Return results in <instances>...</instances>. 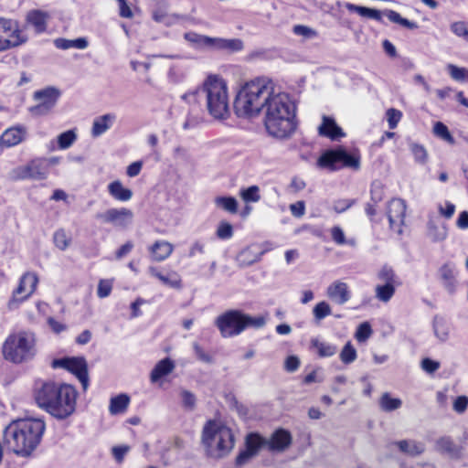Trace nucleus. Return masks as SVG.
<instances>
[{"mask_svg": "<svg viewBox=\"0 0 468 468\" xmlns=\"http://www.w3.org/2000/svg\"><path fill=\"white\" fill-rule=\"evenodd\" d=\"M262 111L264 126L269 135L284 139L294 133L297 124L296 108L288 94L274 92Z\"/></svg>", "mask_w": 468, "mask_h": 468, "instance_id": "nucleus-1", "label": "nucleus"}, {"mask_svg": "<svg viewBox=\"0 0 468 468\" xmlns=\"http://www.w3.org/2000/svg\"><path fill=\"white\" fill-rule=\"evenodd\" d=\"M45 428L40 419L14 420L4 431V444L15 454L28 457L39 444Z\"/></svg>", "mask_w": 468, "mask_h": 468, "instance_id": "nucleus-2", "label": "nucleus"}, {"mask_svg": "<svg viewBox=\"0 0 468 468\" xmlns=\"http://www.w3.org/2000/svg\"><path fill=\"white\" fill-rule=\"evenodd\" d=\"M274 92V83L269 78L259 77L245 82L234 101L236 114L248 118L258 116Z\"/></svg>", "mask_w": 468, "mask_h": 468, "instance_id": "nucleus-3", "label": "nucleus"}, {"mask_svg": "<svg viewBox=\"0 0 468 468\" xmlns=\"http://www.w3.org/2000/svg\"><path fill=\"white\" fill-rule=\"evenodd\" d=\"M35 399L50 415L64 420L75 411L77 391L68 384L45 382L36 389Z\"/></svg>", "mask_w": 468, "mask_h": 468, "instance_id": "nucleus-4", "label": "nucleus"}, {"mask_svg": "<svg viewBox=\"0 0 468 468\" xmlns=\"http://www.w3.org/2000/svg\"><path fill=\"white\" fill-rule=\"evenodd\" d=\"M181 98L187 102L204 99L208 113L215 119L224 120L229 115L228 86L218 75L207 76L201 87L183 94Z\"/></svg>", "mask_w": 468, "mask_h": 468, "instance_id": "nucleus-5", "label": "nucleus"}, {"mask_svg": "<svg viewBox=\"0 0 468 468\" xmlns=\"http://www.w3.org/2000/svg\"><path fill=\"white\" fill-rule=\"evenodd\" d=\"M202 442L207 453L212 458H222L234 448L235 439L232 431L226 425L209 420L202 431Z\"/></svg>", "mask_w": 468, "mask_h": 468, "instance_id": "nucleus-6", "label": "nucleus"}, {"mask_svg": "<svg viewBox=\"0 0 468 468\" xmlns=\"http://www.w3.org/2000/svg\"><path fill=\"white\" fill-rule=\"evenodd\" d=\"M3 355L16 364L31 359L35 356L34 335L25 332L9 335L3 346Z\"/></svg>", "mask_w": 468, "mask_h": 468, "instance_id": "nucleus-7", "label": "nucleus"}, {"mask_svg": "<svg viewBox=\"0 0 468 468\" xmlns=\"http://www.w3.org/2000/svg\"><path fill=\"white\" fill-rule=\"evenodd\" d=\"M317 165L319 167L326 168L330 171L339 170L342 167L358 170L360 167V158L358 155L350 154L344 148L338 147L323 153L317 161Z\"/></svg>", "mask_w": 468, "mask_h": 468, "instance_id": "nucleus-8", "label": "nucleus"}, {"mask_svg": "<svg viewBox=\"0 0 468 468\" xmlns=\"http://www.w3.org/2000/svg\"><path fill=\"white\" fill-rule=\"evenodd\" d=\"M346 9L350 12H355L357 15H359L362 17L374 19L376 21L381 22L382 21V14L388 16V18L396 24H399L406 28L409 29H416L418 28L417 23L413 21H410L406 18H403L398 12L390 9H386L383 12L369 8L366 6H360L354 4H346Z\"/></svg>", "mask_w": 468, "mask_h": 468, "instance_id": "nucleus-9", "label": "nucleus"}, {"mask_svg": "<svg viewBox=\"0 0 468 468\" xmlns=\"http://www.w3.org/2000/svg\"><path fill=\"white\" fill-rule=\"evenodd\" d=\"M43 157H35L24 165L13 168L9 177L13 181L44 180L48 176Z\"/></svg>", "mask_w": 468, "mask_h": 468, "instance_id": "nucleus-10", "label": "nucleus"}, {"mask_svg": "<svg viewBox=\"0 0 468 468\" xmlns=\"http://www.w3.org/2000/svg\"><path fill=\"white\" fill-rule=\"evenodd\" d=\"M0 37L5 50L18 47L27 41V36L20 28L18 22L0 17Z\"/></svg>", "mask_w": 468, "mask_h": 468, "instance_id": "nucleus-11", "label": "nucleus"}, {"mask_svg": "<svg viewBox=\"0 0 468 468\" xmlns=\"http://www.w3.org/2000/svg\"><path fill=\"white\" fill-rule=\"evenodd\" d=\"M60 92L54 87H48L34 92L33 98L38 103L29 108V112L34 116L48 114L56 105Z\"/></svg>", "mask_w": 468, "mask_h": 468, "instance_id": "nucleus-12", "label": "nucleus"}, {"mask_svg": "<svg viewBox=\"0 0 468 468\" xmlns=\"http://www.w3.org/2000/svg\"><path fill=\"white\" fill-rule=\"evenodd\" d=\"M215 324L223 337H231L243 331L242 313L238 310L228 311L218 316Z\"/></svg>", "mask_w": 468, "mask_h": 468, "instance_id": "nucleus-13", "label": "nucleus"}, {"mask_svg": "<svg viewBox=\"0 0 468 468\" xmlns=\"http://www.w3.org/2000/svg\"><path fill=\"white\" fill-rule=\"evenodd\" d=\"M38 278L36 273L26 272L20 278L18 286L13 292L12 299L8 303L10 309L17 307V305L30 297L36 291Z\"/></svg>", "mask_w": 468, "mask_h": 468, "instance_id": "nucleus-14", "label": "nucleus"}, {"mask_svg": "<svg viewBox=\"0 0 468 468\" xmlns=\"http://www.w3.org/2000/svg\"><path fill=\"white\" fill-rule=\"evenodd\" d=\"M54 368L61 367L74 374L82 385L83 389H86L89 385L88 367L86 360L83 357H66L61 359H55L52 362Z\"/></svg>", "mask_w": 468, "mask_h": 468, "instance_id": "nucleus-15", "label": "nucleus"}, {"mask_svg": "<svg viewBox=\"0 0 468 468\" xmlns=\"http://www.w3.org/2000/svg\"><path fill=\"white\" fill-rule=\"evenodd\" d=\"M96 218L116 228L127 229L133 223V212L127 207H112L102 213H98Z\"/></svg>", "mask_w": 468, "mask_h": 468, "instance_id": "nucleus-16", "label": "nucleus"}, {"mask_svg": "<svg viewBox=\"0 0 468 468\" xmlns=\"http://www.w3.org/2000/svg\"><path fill=\"white\" fill-rule=\"evenodd\" d=\"M261 448H267V439L258 433H250L246 437V449L236 458L237 465L247 463Z\"/></svg>", "mask_w": 468, "mask_h": 468, "instance_id": "nucleus-17", "label": "nucleus"}, {"mask_svg": "<svg viewBox=\"0 0 468 468\" xmlns=\"http://www.w3.org/2000/svg\"><path fill=\"white\" fill-rule=\"evenodd\" d=\"M406 203L403 199L393 198L388 204L387 215L389 221L390 229L399 234L402 233V226L404 224L406 215Z\"/></svg>", "mask_w": 468, "mask_h": 468, "instance_id": "nucleus-18", "label": "nucleus"}, {"mask_svg": "<svg viewBox=\"0 0 468 468\" xmlns=\"http://www.w3.org/2000/svg\"><path fill=\"white\" fill-rule=\"evenodd\" d=\"M292 438L287 430L278 429L267 439V449L273 452H282L292 444Z\"/></svg>", "mask_w": 468, "mask_h": 468, "instance_id": "nucleus-19", "label": "nucleus"}, {"mask_svg": "<svg viewBox=\"0 0 468 468\" xmlns=\"http://www.w3.org/2000/svg\"><path fill=\"white\" fill-rule=\"evenodd\" d=\"M456 266L452 262H445L438 271L440 282L450 293H453L457 287Z\"/></svg>", "mask_w": 468, "mask_h": 468, "instance_id": "nucleus-20", "label": "nucleus"}, {"mask_svg": "<svg viewBox=\"0 0 468 468\" xmlns=\"http://www.w3.org/2000/svg\"><path fill=\"white\" fill-rule=\"evenodd\" d=\"M326 295L337 304H345L351 298L347 283L341 281L333 282L326 289Z\"/></svg>", "mask_w": 468, "mask_h": 468, "instance_id": "nucleus-21", "label": "nucleus"}, {"mask_svg": "<svg viewBox=\"0 0 468 468\" xmlns=\"http://www.w3.org/2000/svg\"><path fill=\"white\" fill-rule=\"evenodd\" d=\"M266 250L261 249L259 244H251L243 249L237 256L239 267H248L259 261Z\"/></svg>", "mask_w": 468, "mask_h": 468, "instance_id": "nucleus-22", "label": "nucleus"}, {"mask_svg": "<svg viewBox=\"0 0 468 468\" xmlns=\"http://www.w3.org/2000/svg\"><path fill=\"white\" fill-rule=\"evenodd\" d=\"M318 133L333 141L338 140L346 135L341 127L336 124L335 119L325 115L322 118V123L318 127Z\"/></svg>", "mask_w": 468, "mask_h": 468, "instance_id": "nucleus-23", "label": "nucleus"}, {"mask_svg": "<svg viewBox=\"0 0 468 468\" xmlns=\"http://www.w3.org/2000/svg\"><path fill=\"white\" fill-rule=\"evenodd\" d=\"M244 48L243 41L239 38L212 37L210 50L235 53Z\"/></svg>", "mask_w": 468, "mask_h": 468, "instance_id": "nucleus-24", "label": "nucleus"}, {"mask_svg": "<svg viewBox=\"0 0 468 468\" xmlns=\"http://www.w3.org/2000/svg\"><path fill=\"white\" fill-rule=\"evenodd\" d=\"M432 330L438 341L445 343L450 339L452 324L444 316L436 314L432 319Z\"/></svg>", "mask_w": 468, "mask_h": 468, "instance_id": "nucleus-25", "label": "nucleus"}, {"mask_svg": "<svg viewBox=\"0 0 468 468\" xmlns=\"http://www.w3.org/2000/svg\"><path fill=\"white\" fill-rule=\"evenodd\" d=\"M25 130L21 127L6 129L0 136V145L12 147L24 141Z\"/></svg>", "mask_w": 468, "mask_h": 468, "instance_id": "nucleus-26", "label": "nucleus"}, {"mask_svg": "<svg viewBox=\"0 0 468 468\" xmlns=\"http://www.w3.org/2000/svg\"><path fill=\"white\" fill-rule=\"evenodd\" d=\"M116 115L114 113H107L94 119L91 128V135L99 137L106 133L114 123Z\"/></svg>", "mask_w": 468, "mask_h": 468, "instance_id": "nucleus-27", "label": "nucleus"}, {"mask_svg": "<svg viewBox=\"0 0 468 468\" xmlns=\"http://www.w3.org/2000/svg\"><path fill=\"white\" fill-rule=\"evenodd\" d=\"M174 246L165 240L155 241L150 248L152 259L154 261H163L173 252Z\"/></svg>", "mask_w": 468, "mask_h": 468, "instance_id": "nucleus-28", "label": "nucleus"}, {"mask_svg": "<svg viewBox=\"0 0 468 468\" xmlns=\"http://www.w3.org/2000/svg\"><path fill=\"white\" fill-rule=\"evenodd\" d=\"M108 192L115 200L122 202L129 201L133 197V191L124 187L120 180L110 183Z\"/></svg>", "mask_w": 468, "mask_h": 468, "instance_id": "nucleus-29", "label": "nucleus"}, {"mask_svg": "<svg viewBox=\"0 0 468 468\" xmlns=\"http://www.w3.org/2000/svg\"><path fill=\"white\" fill-rule=\"evenodd\" d=\"M48 16L40 10H32L27 15V21L32 25L37 33H42L47 28Z\"/></svg>", "mask_w": 468, "mask_h": 468, "instance_id": "nucleus-30", "label": "nucleus"}, {"mask_svg": "<svg viewBox=\"0 0 468 468\" xmlns=\"http://www.w3.org/2000/svg\"><path fill=\"white\" fill-rule=\"evenodd\" d=\"M175 368L174 362L166 357L159 361L151 372L150 378L152 382H156L161 378L165 377Z\"/></svg>", "mask_w": 468, "mask_h": 468, "instance_id": "nucleus-31", "label": "nucleus"}, {"mask_svg": "<svg viewBox=\"0 0 468 468\" xmlns=\"http://www.w3.org/2000/svg\"><path fill=\"white\" fill-rule=\"evenodd\" d=\"M311 347L315 350L320 357H330L337 352V346L335 345L321 341L318 338H313L311 340Z\"/></svg>", "mask_w": 468, "mask_h": 468, "instance_id": "nucleus-32", "label": "nucleus"}, {"mask_svg": "<svg viewBox=\"0 0 468 468\" xmlns=\"http://www.w3.org/2000/svg\"><path fill=\"white\" fill-rule=\"evenodd\" d=\"M399 449L409 455L411 456H417L421 454L424 450V444L421 442H417L415 441H408V440H402L396 442Z\"/></svg>", "mask_w": 468, "mask_h": 468, "instance_id": "nucleus-33", "label": "nucleus"}, {"mask_svg": "<svg viewBox=\"0 0 468 468\" xmlns=\"http://www.w3.org/2000/svg\"><path fill=\"white\" fill-rule=\"evenodd\" d=\"M130 402V398L125 394H120L112 398L110 401V412L113 415L122 413L126 410Z\"/></svg>", "mask_w": 468, "mask_h": 468, "instance_id": "nucleus-34", "label": "nucleus"}, {"mask_svg": "<svg viewBox=\"0 0 468 468\" xmlns=\"http://www.w3.org/2000/svg\"><path fill=\"white\" fill-rule=\"evenodd\" d=\"M436 450L442 453H447L451 457L458 456V448L449 437H442L436 441Z\"/></svg>", "mask_w": 468, "mask_h": 468, "instance_id": "nucleus-35", "label": "nucleus"}, {"mask_svg": "<svg viewBox=\"0 0 468 468\" xmlns=\"http://www.w3.org/2000/svg\"><path fill=\"white\" fill-rule=\"evenodd\" d=\"M185 39L196 45L197 48L210 49L212 37L194 32L185 34Z\"/></svg>", "mask_w": 468, "mask_h": 468, "instance_id": "nucleus-36", "label": "nucleus"}, {"mask_svg": "<svg viewBox=\"0 0 468 468\" xmlns=\"http://www.w3.org/2000/svg\"><path fill=\"white\" fill-rule=\"evenodd\" d=\"M402 405L400 399L391 398L389 393H384L379 399V406L382 410L389 412L399 409Z\"/></svg>", "mask_w": 468, "mask_h": 468, "instance_id": "nucleus-37", "label": "nucleus"}, {"mask_svg": "<svg viewBox=\"0 0 468 468\" xmlns=\"http://www.w3.org/2000/svg\"><path fill=\"white\" fill-rule=\"evenodd\" d=\"M216 206L229 213L238 211V202L232 197H217L214 200Z\"/></svg>", "mask_w": 468, "mask_h": 468, "instance_id": "nucleus-38", "label": "nucleus"}, {"mask_svg": "<svg viewBox=\"0 0 468 468\" xmlns=\"http://www.w3.org/2000/svg\"><path fill=\"white\" fill-rule=\"evenodd\" d=\"M77 140V134L74 131L69 130L60 133L58 138V147L61 150L69 148Z\"/></svg>", "mask_w": 468, "mask_h": 468, "instance_id": "nucleus-39", "label": "nucleus"}, {"mask_svg": "<svg viewBox=\"0 0 468 468\" xmlns=\"http://www.w3.org/2000/svg\"><path fill=\"white\" fill-rule=\"evenodd\" d=\"M376 297L384 303L388 302L395 293V285L393 284H383L376 287Z\"/></svg>", "mask_w": 468, "mask_h": 468, "instance_id": "nucleus-40", "label": "nucleus"}, {"mask_svg": "<svg viewBox=\"0 0 468 468\" xmlns=\"http://www.w3.org/2000/svg\"><path fill=\"white\" fill-rule=\"evenodd\" d=\"M239 196L243 201L258 202L261 199L260 188L258 186H250L247 188H241Z\"/></svg>", "mask_w": 468, "mask_h": 468, "instance_id": "nucleus-41", "label": "nucleus"}, {"mask_svg": "<svg viewBox=\"0 0 468 468\" xmlns=\"http://www.w3.org/2000/svg\"><path fill=\"white\" fill-rule=\"evenodd\" d=\"M332 239L338 245L348 244L355 247L356 241L355 239H346L344 230L339 226H335L331 229Z\"/></svg>", "mask_w": 468, "mask_h": 468, "instance_id": "nucleus-42", "label": "nucleus"}, {"mask_svg": "<svg viewBox=\"0 0 468 468\" xmlns=\"http://www.w3.org/2000/svg\"><path fill=\"white\" fill-rule=\"evenodd\" d=\"M428 236L434 242L444 240L447 237V229L444 226L441 228L436 227L432 222H429Z\"/></svg>", "mask_w": 468, "mask_h": 468, "instance_id": "nucleus-43", "label": "nucleus"}, {"mask_svg": "<svg viewBox=\"0 0 468 468\" xmlns=\"http://www.w3.org/2000/svg\"><path fill=\"white\" fill-rule=\"evenodd\" d=\"M266 324V318L262 315L250 316L242 313L243 330L247 327L261 328Z\"/></svg>", "mask_w": 468, "mask_h": 468, "instance_id": "nucleus-44", "label": "nucleus"}, {"mask_svg": "<svg viewBox=\"0 0 468 468\" xmlns=\"http://www.w3.org/2000/svg\"><path fill=\"white\" fill-rule=\"evenodd\" d=\"M433 133L436 136L441 138L442 140L446 141L450 144H455L454 138L452 137V135L449 132L448 127L444 123H442L441 122H437L434 124Z\"/></svg>", "mask_w": 468, "mask_h": 468, "instance_id": "nucleus-45", "label": "nucleus"}, {"mask_svg": "<svg viewBox=\"0 0 468 468\" xmlns=\"http://www.w3.org/2000/svg\"><path fill=\"white\" fill-rule=\"evenodd\" d=\"M55 246L60 250H65L70 244V239L67 236L66 231L62 229L55 231L53 235Z\"/></svg>", "mask_w": 468, "mask_h": 468, "instance_id": "nucleus-46", "label": "nucleus"}, {"mask_svg": "<svg viewBox=\"0 0 468 468\" xmlns=\"http://www.w3.org/2000/svg\"><path fill=\"white\" fill-rule=\"evenodd\" d=\"M340 359L344 364H350L356 359V351L350 342H347L340 352Z\"/></svg>", "mask_w": 468, "mask_h": 468, "instance_id": "nucleus-47", "label": "nucleus"}, {"mask_svg": "<svg viewBox=\"0 0 468 468\" xmlns=\"http://www.w3.org/2000/svg\"><path fill=\"white\" fill-rule=\"evenodd\" d=\"M331 313L332 309L329 303L324 301L318 303L313 310L314 316L317 321L323 320L326 316L330 315Z\"/></svg>", "mask_w": 468, "mask_h": 468, "instance_id": "nucleus-48", "label": "nucleus"}, {"mask_svg": "<svg viewBox=\"0 0 468 468\" xmlns=\"http://www.w3.org/2000/svg\"><path fill=\"white\" fill-rule=\"evenodd\" d=\"M410 151L413 154L414 160L421 165H424L427 163L428 160V153L426 149L418 144H410Z\"/></svg>", "mask_w": 468, "mask_h": 468, "instance_id": "nucleus-49", "label": "nucleus"}, {"mask_svg": "<svg viewBox=\"0 0 468 468\" xmlns=\"http://www.w3.org/2000/svg\"><path fill=\"white\" fill-rule=\"evenodd\" d=\"M378 280L382 281L384 284H393L396 283V274L392 268L388 266H384L378 273Z\"/></svg>", "mask_w": 468, "mask_h": 468, "instance_id": "nucleus-50", "label": "nucleus"}, {"mask_svg": "<svg viewBox=\"0 0 468 468\" xmlns=\"http://www.w3.org/2000/svg\"><path fill=\"white\" fill-rule=\"evenodd\" d=\"M371 202L378 204L384 197V186L380 181H374L370 189Z\"/></svg>", "mask_w": 468, "mask_h": 468, "instance_id": "nucleus-51", "label": "nucleus"}, {"mask_svg": "<svg viewBox=\"0 0 468 468\" xmlns=\"http://www.w3.org/2000/svg\"><path fill=\"white\" fill-rule=\"evenodd\" d=\"M447 69L451 77L458 81L468 80V69L464 68H459L455 65L449 64Z\"/></svg>", "mask_w": 468, "mask_h": 468, "instance_id": "nucleus-52", "label": "nucleus"}, {"mask_svg": "<svg viewBox=\"0 0 468 468\" xmlns=\"http://www.w3.org/2000/svg\"><path fill=\"white\" fill-rule=\"evenodd\" d=\"M371 335L372 329L370 324L367 322H364L360 324L359 326L357 327L355 334V337L358 342L363 343L367 339H368Z\"/></svg>", "mask_w": 468, "mask_h": 468, "instance_id": "nucleus-53", "label": "nucleus"}, {"mask_svg": "<svg viewBox=\"0 0 468 468\" xmlns=\"http://www.w3.org/2000/svg\"><path fill=\"white\" fill-rule=\"evenodd\" d=\"M161 282L171 288H180L181 287V278L176 271H169L167 274H165Z\"/></svg>", "mask_w": 468, "mask_h": 468, "instance_id": "nucleus-54", "label": "nucleus"}, {"mask_svg": "<svg viewBox=\"0 0 468 468\" xmlns=\"http://www.w3.org/2000/svg\"><path fill=\"white\" fill-rule=\"evenodd\" d=\"M185 77V71L178 66H172L167 73L168 80L175 84L182 82Z\"/></svg>", "mask_w": 468, "mask_h": 468, "instance_id": "nucleus-55", "label": "nucleus"}, {"mask_svg": "<svg viewBox=\"0 0 468 468\" xmlns=\"http://www.w3.org/2000/svg\"><path fill=\"white\" fill-rule=\"evenodd\" d=\"M216 234L220 239H229L233 236V228L229 222L221 221L218 224Z\"/></svg>", "mask_w": 468, "mask_h": 468, "instance_id": "nucleus-56", "label": "nucleus"}, {"mask_svg": "<svg viewBox=\"0 0 468 468\" xmlns=\"http://www.w3.org/2000/svg\"><path fill=\"white\" fill-rule=\"evenodd\" d=\"M292 32L297 36H302L308 39L314 38L318 35L314 29L303 25L294 26Z\"/></svg>", "mask_w": 468, "mask_h": 468, "instance_id": "nucleus-57", "label": "nucleus"}, {"mask_svg": "<svg viewBox=\"0 0 468 468\" xmlns=\"http://www.w3.org/2000/svg\"><path fill=\"white\" fill-rule=\"evenodd\" d=\"M451 30L457 37L468 40V23L464 21L454 22L451 25Z\"/></svg>", "mask_w": 468, "mask_h": 468, "instance_id": "nucleus-58", "label": "nucleus"}, {"mask_svg": "<svg viewBox=\"0 0 468 468\" xmlns=\"http://www.w3.org/2000/svg\"><path fill=\"white\" fill-rule=\"evenodd\" d=\"M112 282L110 280H101L98 284L97 294L100 298H105L111 294Z\"/></svg>", "mask_w": 468, "mask_h": 468, "instance_id": "nucleus-59", "label": "nucleus"}, {"mask_svg": "<svg viewBox=\"0 0 468 468\" xmlns=\"http://www.w3.org/2000/svg\"><path fill=\"white\" fill-rule=\"evenodd\" d=\"M401 116H402V113L400 111L393 109V108L388 109L387 112L388 127L390 129H395L397 127L399 122L400 121Z\"/></svg>", "mask_w": 468, "mask_h": 468, "instance_id": "nucleus-60", "label": "nucleus"}, {"mask_svg": "<svg viewBox=\"0 0 468 468\" xmlns=\"http://www.w3.org/2000/svg\"><path fill=\"white\" fill-rule=\"evenodd\" d=\"M181 399L183 402V406L188 410H193L196 406V397L195 395L188 390H182Z\"/></svg>", "mask_w": 468, "mask_h": 468, "instance_id": "nucleus-61", "label": "nucleus"}, {"mask_svg": "<svg viewBox=\"0 0 468 468\" xmlns=\"http://www.w3.org/2000/svg\"><path fill=\"white\" fill-rule=\"evenodd\" d=\"M421 368L427 373L432 374L440 368V363L430 358H424L421 361Z\"/></svg>", "mask_w": 468, "mask_h": 468, "instance_id": "nucleus-62", "label": "nucleus"}, {"mask_svg": "<svg viewBox=\"0 0 468 468\" xmlns=\"http://www.w3.org/2000/svg\"><path fill=\"white\" fill-rule=\"evenodd\" d=\"M468 407V398L466 396H459L453 402V410L457 413H463Z\"/></svg>", "mask_w": 468, "mask_h": 468, "instance_id": "nucleus-63", "label": "nucleus"}, {"mask_svg": "<svg viewBox=\"0 0 468 468\" xmlns=\"http://www.w3.org/2000/svg\"><path fill=\"white\" fill-rule=\"evenodd\" d=\"M130 447L126 445L122 446H115L112 448V455L117 463H122L123 461V458L125 454L129 452Z\"/></svg>", "mask_w": 468, "mask_h": 468, "instance_id": "nucleus-64", "label": "nucleus"}]
</instances>
